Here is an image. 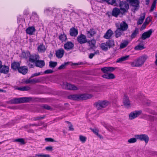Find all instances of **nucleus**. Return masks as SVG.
Returning a JSON list of instances; mask_svg holds the SVG:
<instances>
[{"label":"nucleus","mask_w":157,"mask_h":157,"mask_svg":"<svg viewBox=\"0 0 157 157\" xmlns=\"http://www.w3.org/2000/svg\"><path fill=\"white\" fill-rule=\"evenodd\" d=\"M68 64V62H65L63 64H62L59 67L58 69L59 70L63 69L65 68L66 66Z\"/></svg>","instance_id":"09e8293b"},{"label":"nucleus","mask_w":157,"mask_h":157,"mask_svg":"<svg viewBox=\"0 0 157 157\" xmlns=\"http://www.w3.org/2000/svg\"><path fill=\"white\" fill-rule=\"evenodd\" d=\"M43 154H36L35 156V157H43Z\"/></svg>","instance_id":"680f3d73"},{"label":"nucleus","mask_w":157,"mask_h":157,"mask_svg":"<svg viewBox=\"0 0 157 157\" xmlns=\"http://www.w3.org/2000/svg\"><path fill=\"white\" fill-rule=\"evenodd\" d=\"M152 33V31L151 29L144 33L142 34L141 36L139 38L138 41H140V39L145 40L147 38H149L151 35Z\"/></svg>","instance_id":"6e6552de"},{"label":"nucleus","mask_w":157,"mask_h":157,"mask_svg":"<svg viewBox=\"0 0 157 157\" xmlns=\"http://www.w3.org/2000/svg\"><path fill=\"white\" fill-rule=\"evenodd\" d=\"M39 59L40 56L36 54H30L29 59L27 62V66L30 68H33L34 63L38 59Z\"/></svg>","instance_id":"20e7f679"},{"label":"nucleus","mask_w":157,"mask_h":157,"mask_svg":"<svg viewBox=\"0 0 157 157\" xmlns=\"http://www.w3.org/2000/svg\"><path fill=\"white\" fill-rule=\"evenodd\" d=\"M115 68L112 67H105L101 69V71L105 73H107V72H111L114 71Z\"/></svg>","instance_id":"a211bd4d"},{"label":"nucleus","mask_w":157,"mask_h":157,"mask_svg":"<svg viewBox=\"0 0 157 157\" xmlns=\"http://www.w3.org/2000/svg\"><path fill=\"white\" fill-rule=\"evenodd\" d=\"M30 54V53L29 51H26L25 52H22L21 54V56L23 58L27 59L28 58H29Z\"/></svg>","instance_id":"473e14b6"},{"label":"nucleus","mask_w":157,"mask_h":157,"mask_svg":"<svg viewBox=\"0 0 157 157\" xmlns=\"http://www.w3.org/2000/svg\"><path fill=\"white\" fill-rule=\"evenodd\" d=\"M79 139L80 141L82 143H84L86 141V137L82 136L80 135L79 136Z\"/></svg>","instance_id":"3c124183"},{"label":"nucleus","mask_w":157,"mask_h":157,"mask_svg":"<svg viewBox=\"0 0 157 157\" xmlns=\"http://www.w3.org/2000/svg\"><path fill=\"white\" fill-rule=\"evenodd\" d=\"M123 32L118 28H117V29L115 32V37L117 38L120 37L122 35Z\"/></svg>","instance_id":"cd10ccee"},{"label":"nucleus","mask_w":157,"mask_h":157,"mask_svg":"<svg viewBox=\"0 0 157 157\" xmlns=\"http://www.w3.org/2000/svg\"><path fill=\"white\" fill-rule=\"evenodd\" d=\"M20 64V63L19 62H14L11 64V68L13 70L18 71V69L21 67Z\"/></svg>","instance_id":"5701e85b"},{"label":"nucleus","mask_w":157,"mask_h":157,"mask_svg":"<svg viewBox=\"0 0 157 157\" xmlns=\"http://www.w3.org/2000/svg\"><path fill=\"white\" fill-rule=\"evenodd\" d=\"M53 72V71L51 69H48L45 71L43 73L45 74H48L52 73Z\"/></svg>","instance_id":"4d7b16f0"},{"label":"nucleus","mask_w":157,"mask_h":157,"mask_svg":"<svg viewBox=\"0 0 157 157\" xmlns=\"http://www.w3.org/2000/svg\"><path fill=\"white\" fill-rule=\"evenodd\" d=\"M145 17V13L142 14L140 17V18L137 22V24L138 25L141 24L143 22Z\"/></svg>","instance_id":"72a5a7b5"},{"label":"nucleus","mask_w":157,"mask_h":157,"mask_svg":"<svg viewBox=\"0 0 157 157\" xmlns=\"http://www.w3.org/2000/svg\"><path fill=\"white\" fill-rule=\"evenodd\" d=\"M156 3V2L154 0L150 9L151 12L153 11L154 9L155 8Z\"/></svg>","instance_id":"603ef678"},{"label":"nucleus","mask_w":157,"mask_h":157,"mask_svg":"<svg viewBox=\"0 0 157 157\" xmlns=\"http://www.w3.org/2000/svg\"><path fill=\"white\" fill-rule=\"evenodd\" d=\"M64 51L62 48H61L56 51V55L58 58H62L64 54Z\"/></svg>","instance_id":"f3484780"},{"label":"nucleus","mask_w":157,"mask_h":157,"mask_svg":"<svg viewBox=\"0 0 157 157\" xmlns=\"http://www.w3.org/2000/svg\"><path fill=\"white\" fill-rule=\"evenodd\" d=\"M57 63L56 62H53L52 61H50L49 62V66L51 68H54L57 65Z\"/></svg>","instance_id":"a18cd8bd"},{"label":"nucleus","mask_w":157,"mask_h":157,"mask_svg":"<svg viewBox=\"0 0 157 157\" xmlns=\"http://www.w3.org/2000/svg\"><path fill=\"white\" fill-rule=\"evenodd\" d=\"M42 109H46L48 110H52V108L46 104H43L41 105Z\"/></svg>","instance_id":"37998d69"},{"label":"nucleus","mask_w":157,"mask_h":157,"mask_svg":"<svg viewBox=\"0 0 157 157\" xmlns=\"http://www.w3.org/2000/svg\"><path fill=\"white\" fill-rule=\"evenodd\" d=\"M116 26L117 28H118L124 32L127 30L128 27V24L125 21L121 22L119 26L118 24H116Z\"/></svg>","instance_id":"9d476101"},{"label":"nucleus","mask_w":157,"mask_h":157,"mask_svg":"<svg viewBox=\"0 0 157 157\" xmlns=\"http://www.w3.org/2000/svg\"><path fill=\"white\" fill-rule=\"evenodd\" d=\"M92 132L97 135H98V130L96 128L91 129Z\"/></svg>","instance_id":"13d9d810"},{"label":"nucleus","mask_w":157,"mask_h":157,"mask_svg":"<svg viewBox=\"0 0 157 157\" xmlns=\"http://www.w3.org/2000/svg\"><path fill=\"white\" fill-rule=\"evenodd\" d=\"M92 97V95L87 94H73L68 96L69 99L74 100H86Z\"/></svg>","instance_id":"7ed1b4c3"},{"label":"nucleus","mask_w":157,"mask_h":157,"mask_svg":"<svg viewBox=\"0 0 157 157\" xmlns=\"http://www.w3.org/2000/svg\"><path fill=\"white\" fill-rule=\"evenodd\" d=\"M74 46V44L71 41H68L64 45V48L67 50L72 49Z\"/></svg>","instance_id":"2eb2a0df"},{"label":"nucleus","mask_w":157,"mask_h":157,"mask_svg":"<svg viewBox=\"0 0 157 157\" xmlns=\"http://www.w3.org/2000/svg\"><path fill=\"white\" fill-rule=\"evenodd\" d=\"M114 45V42L113 40H109L105 42L101 43L100 47L102 50L107 51L109 49L113 47Z\"/></svg>","instance_id":"39448f33"},{"label":"nucleus","mask_w":157,"mask_h":157,"mask_svg":"<svg viewBox=\"0 0 157 157\" xmlns=\"http://www.w3.org/2000/svg\"><path fill=\"white\" fill-rule=\"evenodd\" d=\"M64 86L65 88L68 90H78V88L76 86L67 83H66Z\"/></svg>","instance_id":"412c9836"},{"label":"nucleus","mask_w":157,"mask_h":157,"mask_svg":"<svg viewBox=\"0 0 157 157\" xmlns=\"http://www.w3.org/2000/svg\"><path fill=\"white\" fill-rule=\"evenodd\" d=\"M142 113L140 110L135 111L131 112L129 115V118L130 120H133L140 115Z\"/></svg>","instance_id":"9b49d317"},{"label":"nucleus","mask_w":157,"mask_h":157,"mask_svg":"<svg viewBox=\"0 0 157 157\" xmlns=\"http://www.w3.org/2000/svg\"><path fill=\"white\" fill-rule=\"evenodd\" d=\"M148 58L147 55H144L135 59L133 61L130 62V64L132 67H140L144 64Z\"/></svg>","instance_id":"f257e3e1"},{"label":"nucleus","mask_w":157,"mask_h":157,"mask_svg":"<svg viewBox=\"0 0 157 157\" xmlns=\"http://www.w3.org/2000/svg\"><path fill=\"white\" fill-rule=\"evenodd\" d=\"M16 89L19 90L26 91L30 90V88L28 86H25L22 87H17Z\"/></svg>","instance_id":"c9c22d12"},{"label":"nucleus","mask_w":157,"mask_h":157,"mask_svg":"<svg viewBox=\"0 0 157 157\" xmlns=\"http://www.w3.org/2000/svg\"><path fill=\"white\" fill-rule=\"evenodd\" d=\"M35 66L36 67L42 68L45 65L44 61L43 60L38 59L35 63Z\"/></svg>","instance_id":"393cba45"},{"label":"nucleus","mask_w":157,"mask_h":157,"mask_svg":"<svg viewBox=\"0 0 157 157\" xmlns=\"http://www.w3.org/2000/svg\"><path fill=\"white\" fill-rule=\"evenodd\" d=\"M145 1L146 2V5H148L149 3L150 0H145Z\"/></svg>","instance_id":"774afa93"},{"label":"nucleus","mask_w":157,"mask_h":157,"mask_svg":"<svg viewBox=\"0 0 157 157\" xmlns=\"http://www.w3.org/2000/svg\"><path fill=\"white\" fill-rule=\"evenodd\" d=\"M44 74L43 72H38V73H35L33 74L31 76V77L32 78L34 77L40 75H43Z\"/></svg>","instance_id":"864d4df0"},{"label":"nucleus","mask_w":157,"mask_h":157,"mask_svg":"<svg viewBox=\"0 0 157 157\" xmlns=\"http://www.w3.org/2000/svg\"><path fill=\"white\" fill-rule=\"evenodd\" d=\"M135 137L141 141H144L146 144H147L149 141L148 136L147 135L145 134L136 135Z\"/></svg>","instance_id":"1a4fd4ad"},{"label":"nucleus","mask_w":157,"mask_h":157,"mask_svg":"<svg viewBox=\"0 0 157 157\" xmlns=\"http://www.w3.org/2000/svg\"><path fill=\"white\" fill-rule=\"evenodd\" d=\"M129 57V55H128L125 56H123L119 58L118 59H117L116 62L117 63H121L123 61L128 60Z\"/></svg>","instance_id":"2f4dec72"},{"label":"nucleus","mask_w":157,"mask_h":157,"mask_svg":"<svg viewBox=\"0 0 157 157\" xmlns=\"http://www.w3.org/2000/svg\"><path fill=\"white\" fill-rule=\"evenodd\" d=\"M32 16H34L35 17L38 18V16L37 15L36 12H34L32 13Z\"/></svg>","instance_id":"052dcab7"},{"label":"nucleus","mask_w":157,"mask_h":157,"mask_svg":"<svg viewBox=\"0 0 157 157\" xmlns=\"http://www.w3.org/2000/svg\"><path fill=\"white\" fill-rule=\"evenodd\" d=\"M145 48L143 44H139L135 47V49L136 50H140Z\"/></svg>","instance_id":"4c0bfd02"},{"label":"nucleus","mask_w":157,"mask_h":157,"mask_svg":"<svg viewBox=\"0 0 157 157\" xmlns=\"http://www.w3.org/2000/svg\"><path fill=\"white\" fill-rule=\"evenodd\" d=\"M43 157H50L49 155L43 154Z\"/></svg>","instance_id":"338daca9"},{"label":"nucleus","mask_w":157,"mask_h":157,"mask_svg":"<svg viewBox=\"0 0 157 157\" xmlns=\"http://www.w3.org/2000/svg\"><path fill=\"white\" fill-rule=\"evenodd\" d=\"M59 39L62 42L65 41L67 39L66 35L64 34H61L59 36Z\"/></svg>","instance_id":"79ce46f5"},{"label":"nucleus","mask_w":157,"mask_h":157,"mask_svg":"<svg viewBox=\"0 0 157 157\" xmlns=\"http://www.w3.org/2000/svg\"><path fill=\"white\" fill-rule=\"evenodd\" d=\"M28 71L27 67L25 66H21L18 69V72L23 75H25Z\"/></svg>","instance_id":"b1692460"},{"label":"nucleus","mask_w":157,"mask_h":157,"mask_svg":"<svg viewBox=\"0 0 157 157\" xmlns=\"http://www.w3.org/2000/svg\"><path fill=\"white\" fill-rule=\"evenodd\" d=\"M109 104L108 102L106 101H100L96 103L94 105L98 110H101L106 107Z\"/></svg>","instance_id":"0eeeda50"},{"label":"nucleus","mask_w":157,"mask_h":157,"mask_svg":"<svg viewBox=\"0 0 157 157\" xmlns=\"http://www.w3.org/2000/svg\"><path fill=\"white\" fill-rule=\"evenodd\" d=\"M14 142H19L22 145L24 144H25L24 140L22 138L15 139L14 140Z\"/></svg>","instance_id":"ea45409f"},{"label":"nucleus","mask_w":157,"mask_h":157,"mask_svg":"<svg viewBox=\"0 0 157 157\" xmlns=\"http://www.w3.org/2000/svg\"><path fill=\"white\" fill-rule=\"evenodd\" d=\"M123 103L124 105L127 108L130 106V103L128 97L125 95L123 98Z\"/></svg>","instance_id":"4be33fe9"},{"label":"nucleus","mask_w":157,"mask_h":157,"mask_svg":"<svg viewBox=\"0 0 157 157\" xmlns=\"http://www.w3.org/2000/svg\"><path fill=\"white\" fill-rule=\"evenodd\" d=\"M70 35L71 36L76 37L78 34V31L77 29L72 27L70 29Z\"/></svg>","instance_id":"aec40b11"},{"label":"nucleus","mask_w":157,"mask_h":157,"mask_svg":"<svg viewBox=\"0 0 157 157\" xmlns=\"http://www.w3.org/2000/svg\"><path fill=\"white\" fill-rule=\"evenodd\" d=\"M121 14L122 15L121 11L120 9H119L117 7L113 8L111 14L112 16L117 17L118 15Z\"/></svg>","instance_id":"4468645a"},{"label":"nucleus","mask_w":157,"mask_h":157,"mask_svg":"<svg viewBox=\"0 0 157 157\" xmlns=\"http://www.w3.org/2000/svg\"><path fill=\"white\" fill-rule=\"evenodd\" d=\"M134 7V10H137L139 7V2L138 0H127Z\"/></svg>","instance_id":"ddd939ff"},{"label":"nucleus","mask_w":157,"mask_h":157,"mask_svg":"<svg viewBox=\"0 0 157 157\" xmlns=\"http://www.w3.org/2000/svg\"><path fill=\"white\" fill-rule=\"evenodd\" d=\"M96 33V31L94 29L91 28L89 30L86 31V35L88 38H90L94 36Z\"/></svg>","instance_id":"dca6fc26"},{"label":"nucleus","mask_w":157,"mask_h":157,"mask_svg":"<svg viewBox=\"0 0 157 157\" xmlns=\"http://www.w3.org/2000/svg\"><path fill=\"white\" fill-rule=\"evenodd\" d=\"M55 10L54 8H46L44 10V13L46 14H48L49 13H52L53 12V10Z\"/></svg>","instance_id":"58836bf2"},{"label":"nucleus","mask_w":157,"mask_h":157,"mask_svg":"<svg viewBox=\"0 0 157 157\" xmlns=\"http://www.w3.org/2000/svg\"><path fill=\"white\" fill-rule=\"evenodd\" d=\"M36 31L34 27H29L26 30V33L29 35H32Z\"/></svg>","instance_id":"bb28decb"},{"label":"nucleus","mask_w":157,"mask_h":157,"mask_svg":"<svg viewBox=\"0 0 157 157\" xmlns=\"http://www.w3.org/2000/svg\"><path fill=\"white\" fill-rule=\"evenodd\" d=\"M138 34L139 29L137 28H136L131 34L130 37L132 39H133L136 37V35Z\"/></svg>","instance_id":"f704fd0d"},{"label":"nucleus","mask_w":157,"mask_h":157,"mask_svg":"<svg viewBox=\"0 0 157 157\" xmlns=\"http://www.w3.org/2000/svg\"><path fill=\"white\" fill-rule=\"evenodd\" d=\"M78 42L81 44H85L87 42L86 36L85 35L81 34L77 37Z\"/></svg>","instance_id":"f8f14e48"},{"label":"nucleus","mask_w":157,"mask_h":157,"mask_svg":"<svg viewBox=\"0 0 157 157\" xmlns=\"http://www.w3.org/2000/svg\"><path fill=\"white\" fill-rule=\"evenodd\" d=\"M114 3H113V5L114 6H118L119 7L121 10V11L122 15L127 12L129 9V4L125 1H121L120 0H113Z\"/></svg>","instance_id":"f03ea898"},{"label":"nucleus","mask_w":157,"mask_h":157,"mask_svg":"<svg viewBox=\"0 0 157 157\" xmlns=\"http://www.w3.org/2000/svg\"><path fill=\"white\" fill-rule=\"evenodd\" d=\"M147 120L149 121L153 122L157 120V117L151 115H147Z\"/></svg>","instance_id":"e433bc0d"},{"label":"nucleus","mask_w":157,"mask_h":157,"mask_svg":"<svg viewBox=\"0 0 157 157\" xmlns=\"http://www.w3.org/2000/svg\"><path fill=\"white\" fill-rule=\"evenodd\" d=\"M45 117V116L44 115L42 117H36L33 118V120L35 121L39 120H40L43 119Z\"/></svg>","instance_id":"8fccbe9b"},{"label":"nucleus","mask_w":157,"mask_h":157,"mask_svg":"<svg viewBox=\"0 0 157 157\" xmlns=\"http://www.w3.org/2000/svg\"><path fill=\"white\" fill-rule=\"evenodd\" d=\"M102 77L107 79H112L115 78L114 75L112 73L105 74L102 76Z\"/></svg>","instance_id":"c85d7f7f"},{"label":"nucleus","mask_w":157,"mask_h":157,"mask_svg":"<svg viewBox=\"0 0 157 157\" xmlns=\"http://www.w3.org/2000/svg\"><path fill=\"white\" fill-rule=\"evenodd\" d=\"M32 100L31 97H23L15 98L10 100V102L12 104H17L21 103L27 102Z\"/></svg>","instance_id":"423d86ee"},{"label":"nucleus","mask_w":157,"mask_h":157,"mask_svg":"<svg viewBox=\"0 0 157 157\" xmlns=\"http://www.w3.org/2000/svg\"><path fill=\"white\" fill-rule=\"evenodd\" d=\"M69 130L70 131H73L74 130V128L73 127V125L72 124H71L70 126L69 127Z\"/></svg>","instance_id":"e2e57ef3"},{"label":"nucleus","mask_w":157,"mask_h":157,"mask_svg":"<svg viewBox=\"0 0 157 157\" xmlns=\"http://www.w3.org/2000/svg\"><path fill=\"white\" fill-rule=\"evenodd\" d=\"M37 50L39 52L42 53L45 52L46 48L45 46L43 44H41L38 47Z\"/></svg>","instance_id":"c756f323"},{"label":"nucleus","mask_w":157,"mask_h":157,"mask_svg":"<svg viewBox=\"0 0 157 157\" xmlns=\"http://www.w3.org/2000/svg\"><path fill=\"white\" fill-rule=\"evenodd\" d=\"M99 50H97L96 51H95L94 53H91L90 54L89 56V58L90 59H92L95 55L97 54L99 55Z\"/></svg>","instance_id":"49530a36"},{"label":"nucleus","mask_w":157,"mask_h":157,"mask_svg":"<svg viewBox=\"0 0 157 157\" xmlns=\"http://www.w3.org/2000/svg\"><path fill=\"white\" fill-rule=\"evenodd\" d=\"M155 65L157 66V53L155 55Z\"/></svg>","instance_id":"0e129e2a"},{"label":"nucleus","mask_w":157,"mask_h":157,"mask_svg":"<svg viewBox=\"0 0 157 157\" xmlns=\"http://www.w3.org/2000/svg\"><path fill=\"white\" fill-rule=\"evenodd\" d=\"M128 44V41L126 40L121 43L120 45V48H125Z\"/></svg>","instance_id":"c03bdc74"},{"label":"nucleus","mask_w":157,"mask_h":157,"mask_svg":"<svg viewBox=\"0 0 157 157\" xmlns=\"http://www.w3.org/2000/svg\"><path fill=\"white\" fill-rule=\"evenodd\" d=\"M87 42L89 44L90 49H93L96 43L95 40L93 39L87 41Z\"/></svg>","instance_id":"7c9ffc66"},{"label":"nucleus","mask_w":157,"mask_h":157,"mask_svg":"<svg viewBox=\"0 0 157 157\" xmlns=\"http://www.w3.org/2000/svg\"><path fill=\"white\" fill-rule=\"evenodd\" d=\"M113 31L110 29H108L103 36L105 39H109L111 38L113 34Z\"/></svg>","instance_id":"6ab92c4d"},{"label":"nucleus","mask_w":157,"mask_h":157,"mask_svg":"<svg viewBox=\"0 0 157 157\" xmlns=\"http://www.w3.org/2000/svg\"><path fill=\"white\" fill-rule=\"evenodd\" d=\"M45 149L48 151H52L53 150L52 147L51 146H48L45 147Z\"/></svg>","instance_id":"bf43d9fd"},{"label":"nucleus","mask_w":157,"mask_h":157,"mask_svg":"<svg viewBox=\"0 0 157 157\" xmlns=\"http://www.w3.org/2000/svg\"><path fill=\"white\" fill-rule=\"evenodd\" d=\"M40 82V80L39 79L34 78L29 80L27 81L28 83H39Z\"/></svg>","instance_id":"a19ab883"},{"label":"nucleus","mask_w":157,"mask_h":157,"mask_svg":"<svg viewBox=\"0 0 157 157\" xmlns=\"http://www.w3.org/2000/svg\"><path fill=\"white\" fill-rule=\"evenodd\" d=\"M45 140L46 141L48 142H53L55 141L53 139L50 138H45Z\"/></svg>","instance_id":"6e6d98bb"},{"label":"nucleus","mask_w":157,"mask_h":157,"mask_svg":"<svg viewBox=\"0 0 157 157\" xmlns=\"http://www.w3.org/2000/svg\"><path fill=\"white\" fill-rule=\"evenodd\" d=\"M148 23V22H146V21H145L141 27L140 30H142L146 28V25H147Z\"/></svg>","instance_id":"5fc2aeb1"},{"label":"nucleus","mask_w":157,"mask_h":157,"mask_svg":"<svg viewBox=\"0 0 157 157\" xmlns=\"http://www.w3.org/2000/svg\"><path fill=\"white\" fill-rule=\"evenodd\" d=\"M29 126H39V125L38 124H29Z\"/></svg>","instance_id":"69168bd1"},{"label":"nucleus","mask_w":157,"mask_h":157,"mask_svg":"<svg viewBox=\"0 0 157 157\" xmlns=\"http://www.w3.org/2000/svg\"><path fill=\"white\" fill-rule=\"evenodd\" d=\"M0 69V72L4 74H7L9 71V67L6 65H2V67Z\"/></svg>","instance_id":"a878e982"},{"label":"nucleus","mask_w":157,"mask_h":157,"mask_svg":"<svg viewBox=\"0 0 157 157\" xmlns=\"http://www.w3.org/2000/svg\"><path fill=\"white\" fill-rule=\"evenodd\" d=\"M137 139L136 138H132L129 139L128 140V142L129 143H136L137 141Z\"/></svg>","instance_id":"de8ad7c7"}]
</instances>
